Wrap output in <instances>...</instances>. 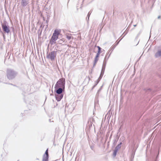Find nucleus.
Returning a JSON list of instances; mask_svg holds the SVG:
<instances>
[{"instance_id": "obj_1", "label": "nucleus", "mask_w": 161, "mask_h": 161, "mask_svg": "<svg viewBox=\"0 0 161 161\" xmlns=\"http://www.w3.org/2000/svg\"><path fill=\"white\" fill-rule=\"evenodd\" d=\"M65 84V79L64 78H62L57 81L55 85V88H58L59 87H61L64 89Z\"/></svg>"}, {"instance_id": "obj_2", "label": "nucleus", "mask_w": 161, "mask_h": 161, "mask_svg": "<svg viewBox=\"0 0 161 161\" xmlns=\"http://www.w3.org/2000/svg\"><path fill=\"white\" fill-rule=\"evenodd\" d=\"M60 31L56 30L51 37V42L52 43H55L56 41L58 39V36L60 33Z\"/></svg>"}, {"instance_id": "obj_3", "label": "nucleus", "mask_w": 161, "mask_h": 161, "mask_svg": "<svg viewBox=\"0 0 161 161\" xmlns=\"http://www.w3.org/2000/svg\"><path fill=\"white\" fill-rule=\"evenodd\" d=\"M57 52L55 51H52L47 55V57L48 58L51 60H53L56 57Z\"/></svg>"}, {"instance_id": "obj_4", "label": "nucleus", "mask_w": 161, "mask_h": 161, "mask_svg": "<svg viewBox=\"0 0 161 161\" xmlns=\"http://www.w3.org/2000/svg\"><path fill=\"white\" fill-rule=\"evenodd\" d=\"M14 74L13 71L10 70H8L7 71V76L8 79H11L14 77Z\"/></svg>"}, {"instance_id": "obj_5", "label": "nucleus", "mask_w": 161, "mask_h": 161, "mask_svg": "<svg viewBox=\"0 0 161 161\" xmlns=\"http://www.w3.org/2000/svg\"><path fill=\"white\" fill-rule=\"evenodd\" d=\"M64 96L63 94H57L55 95V97L58 101H59Z\"/></svg>"}, {"instance_id": "obj_6", "label": "nucleus", "mask_w": 161, "mask_h": 161, "mask_svg": "<svg viewBox=\"0 0 161 161\" xmlns=\"http://www.w3.org/2000/svg\"><path fill=\"white\" fill-rule=\"evenodd\" d=\"M2 25L4 31L7 33H8L9 32V30L6 25L3 24Z\"/></svg>"}, {"instance_id": "obj_7", "label": "nucleus", "mask_w": 161, "mask_h": 161, "mask_svg": "<svg viewBox=\"0 0 161 161\" xmlns=\"http://www.w3.org/2000/svg\"><path fill=\"white\" fill-rule=\"evenodd\" d=\"M121 144V143H120V144H118L115 148V150L114 152L113 155L114 156H115L116 155V153L117 152L118 150L120 148V145Z\"/></svg>"}, {"instance_id": "obj_8", "label": "nucleus", "mask_w": 161, "mask_h": 161, "mask_svg": "<svg viewBox=\"0 0 161 161\" xmlns=\"http://www.w3.org/2000/svg\"><path fill=\"white\" fill-rule=\"evenodd\" d=\"M45 154H46V156H44L43 161H47L48 160V150L47 149L45 152Z\"/></svg>"}, {"instance_id": "obj_9", "label": "nucleus", "mask_w": 161, "mask_h": 161, "mask_svg": "<svg viewBox=\"0 0 161 161\" xmlns=\"http://www.w3.org/2000/svg\"><path fill=\"white\" fill-rule=\"evenodd\" d=\"M56 89V93L58 94H62L63 90V88L61 87H59L58 88H55Z\"/></svg>"}, {"instance_id": "obj_10", "label": "nucleus", "mask_w": 161, "mask_h": 161, "mask_svg": "<svg viewBox=\"0 0 161 161\" xmlns=\"http://www.w3.org/2000/svg\"><path fill=\"white\" fill-rule=\"evenodd\" d=\"M160 56H161V50L158 51L155 54V56L156 57H158Z\"/></svg>"}, {"instance_id": "obj_11", "label": "nucleus", "mask_w": 161, "mask_h": 161, "mask_svg": "<svg viewBox=\"0 0 161 161\" xmlns=\"http://www.w3.org/2000/svg\"><path fill=\"white\" fill-rule=\"evenodd\" d=\"M97 47L98 48V51L97 53V57L99 55L100 53H101V48L99 46H97Z\"/></svg>"}, {"instance_id": "obj_12", "label": "nucleus", "mask_w": 161, "mask_h": 161, "mask_svg": "<svg viewBox=\"0 0 161 161\" xmlns=\"http://www.w3.org/2000/svg\"><path fill=\"white\" fill-rule=\"evenodd\" d=\"M26 2L25 0H22V5L23 6H25L26 4Z\"/></svg>"}, {"instance_id": "obj_13", "label": "nucleus", "mask_w": 161, "mask_h": 161, "mask_svg": "<svg viewBox=\"0 0 161 161\" xmlns=\"http://www.w3.org/2000/svg\"><path fill=\"white\" fill-rule=\"evenodd\" d=\"M66 37L68 40H70L71 38V34H69L66 35Z\"/></svg>"}, {"instance_id": "obj_14", "label": "nucleus", "mask_w": 161, "mask_h": 161, "mask_svg": "<svg viewBox=\"0 0 161 161\" xmlns=\"http://www.w3.org/2000/svg\"><path fill=\"white\" fill-rule=\"evenodd\" d=\"M99 55H98V56L97 57V54L96 56V58H95V61H97V60H98L97 58L99 57Z\"/></svg>"}, {"instance_id": "obj_15", "label": "nucleus", "mask_w": 161, "mask_h": 161, "mask_svg": "<svg viewBox=\"0 0 161 161\" xmlns=\"http://www.w3.org/2000/svg\"><path fill=\"white\" fill-rule=\"evenodd\" d=\"M91 14L90 13V12H89L88 14H87V16L88 17V19H89V16H90V15Z\"/></svg>"}]
</instances>
